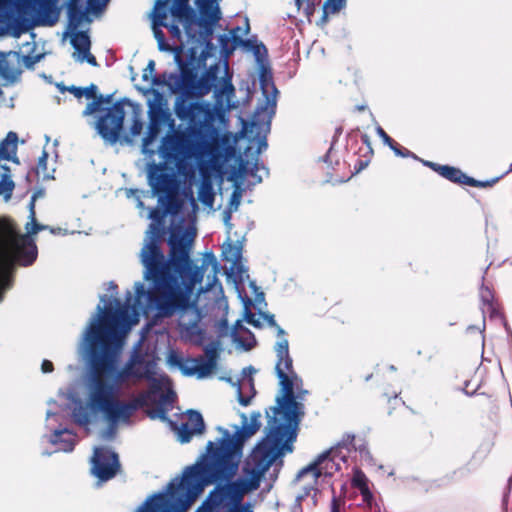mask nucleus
<instances>
[{
    "instance_id": "f257e3e1",
    "label": "nucleus",
    "mask_w": 512,
    "mask_h": 512,
    "mask_svg": "<svg viewBox=\"0 0 512 512\" xmlns=\"http://www.w3.org/2000/svg\"><path fill=\"white\" fill-rule=\"evenodd\" d=\"M153 98L148 101V130L143 138L142 153L152 158L156 150L151 148L161 129L168 126L170 132L161 140L158 153L166 162H174L179 167L192 157L205 161L215 171L222 169L224 164L235 155V147L228 134H221L215 127V107L210 104L202 111L194 112L189 118L182 121L187 126L184 130L175 131L174 120L167 106L163 93L156 89H149Z\"/></svg>"
},
{
    "instance_id": "f03ea898",
    "label": "nucleus",
    "mask_w": 512,
    "mask_h": 512,
    "mask_svg": "<svg viewBox=\"0 0 512 512\" xmlns=\"http://www.w3.org/2000/svg\"><path fill=\"white\" fill-rule=\"evenodd\" d=\"M148 288L136 282L135 297L130 301V310L138 315V310H155L156 315L168 318L179 313L178 326L181 333L197 345L204 339V330L199 327L202 319L196 302L191 295L197 283L203 280L200 269L192 270L191 262L160 271L152 276H144Z\"/></svg>"
},
{
    "instance_id": "7ed1b4c3",
    "label": "nucleus",
    "mask_w": 512,
    "mask_h": 512,
    "mask_svg": "<svg viewBox=\"0 0 512 512\" xmlns=\"http://www.w3.org/2000/svg\"><path fill=\"white\" fill-rule=\"evenodd\" d=\"M152 30L163 52L187 50L190 61L206 60L216 50L212 40L218 21L198 14L190 0H157L151 13Z\"/></svg>"
},
{
    "instance_id": "20e7f679",
    "label": "nucleus",
    "mask_w": 512,
    "mask_h": 512,
    "mask_svg": "<svg viewBox=\"0 0 512 512\" xmlns=\"http://www.w3.org/2000/svg\"><path fill=\"white\" fill-rule=\"evenodd\" d=\"M131 299L132 293L127 291L124 305L114 299L117 308H113L111 301L107 302V296L101 295L100 301L105 305L98 304L97 313L91 317L83 333L79 352L91 370L90 390L97 379L105 381L103 376L108 375L112 376L113 383H106L114 387L116 395L119 387L132 377L123 368L117 369L120 332L129 323Z\"/></svg>"
},
{
    "instance_id": "39448f33",
    "label": "nucleus",
    "mask_w": 512,
    "mask_h": 512,
    "mask_svg": "<svg viewBox=\"0 0 512 512\" xmlns=\"http://www.w3.org/2000/svg\"><path fill=\"white\" fill-rule=\"evenodd\" d=\"M241 418L242 425L234 434L218 426L217 430L222 437L216 442L208 441L206 452L201 455L199 461L188 466L185 478L190 482L189 491L192 498L205 486L224 482L236 475L246 441L261 427L259 411L252 412L249 420L244 413L241 414Z\"/></svg>"
},
{
    "instance_id": "423d86ee",
    "label": "nucleus",
    "mask_w": 512,
    "mask_h": 512,
    "mask_svg": "<svg viewBox=\"0 0 512 512\" xmlns=\"http://www.w3.org/2000/svg\"><path fill=\"white\" fill-rule=\"evenodd\" d=\"M174 58L180 68V74L166 72L165 80L166 86L172 93L178 92L174 111L181 122L194 112L202 111L201 109L209 104L198 101V98L208 94L212 88H214L215 109H230L232 107L231 100L235 96V88L227 62L224 64V76L218 82L220 72L218 64L210 66L198 78L196 61H190L189 55L184 60L182 55L176 52Z\"/></svg>"
},
{
    "instance_id": "0eeeda50",
    "label": "nucleus",
    "mask_w": 512,
    "mask_h": 512,
    "mask_svg": "<svg viewBox=\"0 0 512 512\" xmlns=\"http://www.w3.org/2000/svg\"><path fill=\"white\" fill-rule=\"evenodd\" d=\"M293 451L289 443L278 442L264 436L252 449L244 461L243 474L234 481L226 480L229 492V507L226 512H254L251 502L243 503L246 494L257 490L262 479L265 481L264 492H269L283 467L282 457Z\"/></svg>"
},
{
    "instance_id": "6e6552de",
    "label": "nucleus",
    "mask_w": 512,
    "mask_h": 512,
    "mask_svg": "<svg viewBox=\"0 0 512 512\" xmlns=\"http://www.w3.org/2000/svg\"><path fill=\"white\" fill-rule=\"evenodd\" d=\"M275 352V371L280 380L282 395L276 398V406L272 408L273 416L268 421L269 431L266 436L293 446L297 437L296 430L305 414L304 404L295 401L294 389L302 386L303 381L293 370V360L286 338L276 343Z\"/></svg>"
},
{
    "instance_id": "1a4fd4ad",
    "label": "nucleus",
    "mask_w": 512,
    "mask_h": 512,
    "mask_svg": "<svg viewBox=\"0 0 512 512\" xmlns=\"http://www.w3.org/2000/svg\"><path fill=\"white\" fill-rule=\"evenodd\" d=\"M163 210L153 208L149 212V218L152 222L146 232L143 247L139 258L143 266V277L152 276L160 271L172 268L178 264L191 262L189 255V243L192 239L187 238V234L181 228L172 229L169 235L168 244L170 251L166 257L161 242L165 233L164 218L166 215H176L181 209V202H163L159 203Z\"/></svg>"
},
{
    "instance_id": "9d476101",
    "label": "nucleus",
    "mask_w": 512,
    "mask_h": 512,
    "mask_svg": "<svg viewBox=\"0 0 512 512\" xmlns=\"http://www.w3.org/2000/svg\"><path fill=\"white\" fill-rule=\"evenodd\" d=\"M26 224L27 234L20 235L12 223L0 220V302L4 293L12 287V276L7 268L12 263L31 266L37 259L38 249L31 235L46 229L37 223L36 217Z\"/></svg>"
},
{
    "instance_id": "9b49d317",
    "label": "nucleus",
    "mask_w": 512,
    "mask_h": 512,
    "mask_svg": "<svg viewBox=\"0 0 512 512\" xmlns=\"http://www.w3.org/2000/svg\"><path fill=\"white\" fill-rule=\"evenodd\" d=\"M188 467L183 472L179 482L171 481L167 490L150 496L136 512H186L190 505L197 499L203 489L195 497L190 496V485L186 481L185 475ZM229 503V492L227 484L223 487L215 488L196 512H219V508L225 503Z\"/></svg>"
},
{
    "instance_id": "f8f14e48",
    "label": "nucleus",
    "mask_w": 512,
    "mask_h": 512,
    "mask_svg": "<svg viewBox=\"0 0 512 512\" xmlns=\"http://www.w3.org/2000/svg\"><path fill=\"white\" fill-rule=\"evenodd\" d=\"M60 0H0V23L19 36L34 26H54L60 16Z\"/></svg>"
},
{
    "instance_id": "ddd939ff",
    "label": "nucleus",
    "mask_w": 512,
    "mask_h": 512,
    "mask_svg": "<svg viewBox=\"0 0 512 512\" xmlns=\"http://www.w3.org/2000/svg\"><path fill=\"white\" fill-rule=\"evenodd\" d=\"M90 406L94 411L101 412L109 425L102 433L103 439H112L119 423L129 424L134 413L145 405V398L138 396L130 401L115 398V389L106 381L96 380L93 389L89 390Z\"/></svg>"
},
{
    "instance_id": "4468645a",
    "label": "nucleus",
    "mask_w": 512,
    "mask_h": 512,
    "mask_svg": "<svg viewBox=\"0 0 512 512\" xmlns=\"http://www.w3.org/2000/svg\"><path fill=\"white\" fill-rule=\"evenodd\" d=\"M110 0H69L67 3L68 29L73 33L71 45L82 54L90 50L91 41L84 31H77L83 21L90 22L89 13L98 14Z\"/></svg>"
},
{
    "instance_id": "2eb2a0df",
    "label": "nucleus",
    "mask_w": 512,
    "mask_h": 512,
    "mask_svg": "<svg viewBox=\"0 0 512 512\" xmlns=\"http://www.w3.org/2000/svg\"><path fill=\"white\" fill-rule=\"evenodd\" d=\"M162 163L148 164V183L154 194L158 195V203L163 202H181L178 198V184L175 176V169L179 170L174 162H166L164 158Z\"/></svg>"
},
{
    "instance_id": "dca6fc26",
    "label": "nucleus",
    "mask_w": 512,
    "mask_h": 512,
    "mask_svg": "<svg viewBox=\"0 0 512 512\" xmlns=\"http://www.w3.org/2000/svg\"><path fill=\"white\" fill-rule=\"evenodd\" d=\"M259 83L265 102L257 107L253 115L252 126L259 128L265 126L269 130L276 110L278 90L274 84L271 69L267 65L260 67Z\"/></svg>"
},
{
    "instance_id": "f3484780",
    "label": "nucleus",
    "mask_w": 512,
    "mask_h": 512,
    "mask_svg": "<svg viewBox=\"0 0 512 512\" xmlns=\"http://www.w3.org/2000/svg\"><path fill=\"white\" fill-rule=\"evenodd\" d=\"M124 101L126 99L106 108L105 114L96 122L98 134L109 144H115L120 139V132L122 131L125 118Z\"/></svg>"
},
{
    "instance_id": "a211bd4d",
    "label": "nucleus",
    "mask_w": 512,
    "mask_h": 512,
    "mask_svg": "<svg viewBox=\"0 0 512 512\" xmlns=\"http://www.w3.org/2000/svg\"><path fill=\"white\" fill-rule=\"evenodd\" d=\"M121 464L118 454L105 447H95L91 458V474L99 481L106 482L114 478L120 471Z\"/></svg>"
},
{
    "instance_id": "6ab92c4d",
    "label": "nucleus",
    "mask_w": 512,
    "mask_h": 512,
    "mask_svg": "<svg viewBox=\"0 0 512 512\" xmlns=\"http://www.w3.org/2000/svg\"><path fill=\"white\" fill-rule=\"evenodd\" d=\"M338 449H329L321 453L312 463L302 468L297 476L296 481H299L307 474H312L315 484L321 476H332L335 471L341 469L340 463L335 462V452Z\"/></svg>"
},
{
    "instance_id": "aec40b11",
    "label": "nucleus",
    "mask_w": 512,
    "mask_h": 512,
    "mask_svg": "<svg viewBox=\"0 0 512 512\" xmlns=\"http://www.w3.org/2000/svg\"><path fill=\"white\" fill-rule=\"evenodd\" d=\"M220 341L213 340L204 347L205 356L190 359L192 368L186 371V376L197 375L199 379L209 376L217 366Z\"/></svg>"
},
{
    "instance_id": "412c9836",
    "label": "nucleus",
    "mask_w": 512,
    "mask_h": 512,
    "mask_svg": "<svg viewBox=\"0 0 512 512\" xmlns=\"http://www.w3.org/2000/svg\"><path fill=\"white\" fill-rule=\"evenodd\" d=\"M187 422L182 423L178 428L177 436L181 443H188L194 435H201L206 430V424L199 411L188 410Z\"/></svg>"
},
{
    "instance_id": "4be33fe9",
    "label": "nucleus",
    "mask_w": 512,
    "mask_h": 512,
    "mask_svg": "<svg viewBox=\"0 0 512 512\" xmlns=\"http://www.w3.org/2000/svg\"><path fill=\"white\" fill-rule=\"evenodd\" d=\"M254 372H255V369L252 366L243 368V370H242L243 378L238 381L237 395H238V401L242 406L249 405L251 402V399L256 394V390L254 387V380L252 378V374Z\"/></svg>"
},
{
    "instance_id": "5701e85b",
    "label": "nucleus",
    "mask_w": 512,
    "mask_h": 512,
    "mask_svg": "<svg viewBox=\"0 0 512 512\" xmlns=\"http://www.w3.org/2000/svg\"><path fill=\"white\" fill-rule=\"evenodd\" d=\"M49 442L57 445L58 451L72 452L77 443L76 434L68 428H56L49 438Z\"/></svg>"
},
{
    "instance_id": "b1692460",
    "label": "nucleus",
    "mask_w": 512,
    "mask_h": 512,
    "mask_svg": "<svg viewBox=\"0 0 512 512\" xmlns=\"http://www.w3.org/2000/svg\"><path fill=\"white\" fill-rule=\"evenodd\" d=\"M231 337L235 343L245 350H251L257 344L254 334L242 324L241 320L235 323L231 331Z\"/></svg>"
},
{
    "instance_id": "393cba45",
    "label": "nucleus",
    "mask_w": 512,
    "mask_h": 512,
    "mask_svg": "<svg viewBox=\"0 0 512 512\" xmlns=\"http://www.w3.org/2000/svg\"><path fill=\"white\" fill-rule=\"evenodd\" d=\"M18 135L16 132L10 131L6 137L0 142V159L18 163L16 157Z\"/></svg>"
},
{
    "instance_id": "a878e982",
    "label": "nucleus",
    "mask_w": 512,
    "mask_h": 512,
    "mask_svg": "<svg viewBox=\"0 0 512 512\" xmlns=\"http://www.w3.org/2000/svg\"><path fill=\"white\" fill-rule=\"evenodd\" d=\"M241 27L237 26L230 31V34H223L219 36L220 54L222 57L227 59L238 47L239 35L237 31H240Z\"/></svg>"
},
{
    "instance_id": "bb28decb",
    "label": "nucleus",
    "mask_w": 512,
    "mask_h": 512,
    "mask_svg": "<svg viewBox=\"0 0 512 512\" xmlns=\"http://www.w3.org/2000/svg\"><path fill=\"white\" fill-rule=\"evenodd\" d=\"M92 411L95 412L91 408L89 400L88 404H83L81 401L75 402L72 410L73 421L77 425L87 428L88 425L91 423Z\"/></svg>"
},
{
    "instance_id": "cd10ccee",
    "label": "nucleus",
    "mask_w": 512,
    "mask_h": 512,
    "mask_svg": "<svg viewBox=\"0 0 512 512\" xmlns=\"http://www.w3.org/2000/svg\"><path fill=\"white\" fill-rule=\"evenodd\" d=\"M480 298L482 301V312L485 315L488 313L490 315V318H503L502 314L499 312L498 308L496 307L494 303V295L492 290L488 287L482 284L480 289Z\"/></svg>"
},
{
    "instance_id": "c85d7f7f",
    "label": "nucleus",
    "mask_w": 512,
    "mask_h": 512,
    "mask_svg": "<svg viewBox=\"0 0 512 512\" xmlns=\"http://www.w3.org/2000/svg\"><path fill=\"white\" fill-rule=\"evenodd\" d=\"M145 364V359L142 355L134 353L130 359L125 363L123 369L135 378L148 377L149 370L146 367L143 371L137 368Z\"/></svg>"
},
{
    "instance_id": "c756f323",
    "label": "nucleus",
    "mask_w": 512,
    "mask_h": 512,
    "mask_svg": "<svg viewBox=\"0 0 512 512\" xmlns=\"http://www.w3.org/2000/svg\"><path fill=\"white\" fill-rule=\"evenodd\" d=\"M222 256L223 260L232 263L231 269H233L242 258L241 242L237 241L236 243H232L228 240V242L223 245Z\"/></svg>"
},
{
    "instance_id": "7c9ffc66",
    "label": "nucleus",
    "mask_w": 512,
    "mask_h": 512,
    "mask_svg": "<svg viewBox=\"0 0 512 512\" xmlns=\"http://www.w3.org/2000/svg\"><path fill=\"white\" fill-rule=\"evenodd\" d=\"M220 0H195L197 8L202 12L203 18L211 16L218 22L222 18V13L219 5Z\"/></svg>"
},
{
    "instance_id": "2f4dec72",
    "label": "nucleus",
    "mask_w": 512,
    "mask_h": 512,
    "mask_svg": "<svg viewBox=\"0 0 512 512\" xmlns=\"http://www.w3.org/2000/svg\"><path fill=\"white\" fill-rule=\"evenodd\" d=\"M351 483L353 487L357 488L360 491L365 501H368L369 499L372 498V494L368 486V479L361 470L354 471Z\"/></svg>"
},
{
    "instance_id": "473e14b6",
    "label": "nucleus",
    "mask_w": 512,
    "mask_h": 512,
    "mask_svg": "<svg viewBox=\"0 0 512 512\" xmlns=\"http://www.w3.org/2000/svg\"><path fill=\"white\" fill-rule=\"evenodd\" d=\"M198 199L199 201L207 206L212 207L214 203V192L212 184L207 181L203 180L200 184L199 191H198Z\"/></svg>"
},
{
    "instance_id": "72a5a7b5",
    "label": "nucleus",
    "mask_w": 512,
    "mask_h": 512,
    "mask_svg": "<svg viewBox=\"0 0 512 512\" xmlns=\"http://www.w3.org/2000/svg\"><path fill=\"white\" fill-rule=\"evenodd\" d=\"M442 177L456 184L467 185L469 176L463 173L459 168L449 166L444 169Z\"/></svg>"
},
{
    "instance_id": "f704fd0d",
    "label": "nucleus",
    "mask_w": 512,
    "mask_h": 512,
    "mask_svg": "<svg viewBox=\"0 0 512 512\" xmlns=\"http://www.w3.org/2000/svg\"><path fill=\"white\" fill-rule=\"evenodd\" d=\"M113 94L98 95V97L92 100L86 108L83 110L82 115L84 117L94 114L101 109L103 104H109L112 102Z\"/></svg>"
},
{
    "instance_id": "c9c22d12",
    "label": "nucleus",
    "mask_w": 512,
    "mask_h": 512,
    "mask_svg": "<svg viewBox=\"0 0 512 512\" xmlns=\"http://www.w3.org/2000/svg\"><path fill=\"white\" fill-rule=\"evenodd\" d=\"M347 5V0H338V2H334L328 7L326 6V1L323 4L322 10L323 14L320 19L321 24H326L328 22V18L330 15H335L343 10Z\"/></svg>"
},
{
    "instance_id": "e433bc0d",
    "label": "nucleus",
    "mask_w": 512,
    "mask_h": 512,
    "mask_svg": "<svg viewBox=\"0 0 512 512\" xmlns=\"http://www.w3.org/2000/svg\"><path fill=\"white\" fill-rule=\"evenodd\" d=\"M260 168L266 170V168L263 165H260L258 163V161L253 163L251 167H248V162L244 163L243 161H241L240 164H239L238 173L241 176L249 175V176L253 177L255 179L253 184H256V183H260L262 181V177L261 176H257V174H256V172Z\"/></svg>"
},
{
    "instance_id": "4c0bfd02",
    "label": "nucleus",
    "mask_w": 512,
    "mask_h": 512,
    "mask_svg": "<svg viewBox=\"0 0 512 512\" xmlns=\"http://www.w3.org/2000/svg\"><path fill=\"white\" fill-rule=\"evenodd\" d=\"M209 264L213 265L214 268V275H213V283H217L218 280L216 278V272L218 269V262L216 260V257L213 252H206L203 258V263L200 267L194 266L193 262L191 261L192 270L200 269L204 273V267L208 266Z\"/></svg>"
},
{
    "instance_id": "58836bf2",
    "label": "nucleus",
    "mask_w": 512,
    "mask_h": 512,
    "mask_svg": "<svg viewBox=\"0 0 512 512\" xmlns=\"http://www.w3.org/2000/svg\"><path fill=\"white\" fill-rule=\"evenodd\" d=\"M315 486H316V484H315V482L313 481V484H309V485H307V486L303 487V491H302V493H300V494H299L298 496H296V498H295V503H294V505H293V512H298V511H300V512H301V511H302L301 503H302V501H303L305 498H307V497L310 495V493H311L312 491H314V495H316V493H317L318 489H317Z\"/></svg>"
},
{
    "instance_id": "ea45409f",
    "label": "nucleus",
    "mask_w": 512,
    "mask_h": 512,
    "mask_svg": "<svg viewBox=\"0 0 512 512\" xmlns=\"http://www.w3.org/2000/svg\"><path fill=\"white\" fill-rule=\"evenodd\" d=\"M6 172H9V168L7 166L2 167ZM14 182L11 179H8V174H3L2 180L0 181V195L5 194L6 199H9L14 190Z\"/></svg>"
},
{
    "instance_id": "a19ab883",
    "label": "nucleus",
    "mask_w": 512,
    "mask_h": 512,
    "mask_svg": "<svg viewBox=\"0 0 512 512\" xmlns=\"http://www.w3.org/2000/svg\"><path fill=\"white\" fill-rule=\"evenodd\" d=\"M251 52L253 53L255 60L260 67H262V65H267L268 51L263 43H258L255 47H253Z\"/></svg>"
},
{
    "instance_id": "79ce46f5",
    "label": "nucleus",
    "mask_w": 512,
    "mask_h": 512,
    "mask_svg": "<svg viewBox=\"0 0 512 512\" xmlns=\"http://www.w3.org/2000/svg\"><path fill=\"white\" fill-rule=\"evenodd\" d=\"M191 358L183 359L175 353H171L169 356V361L178 366L184 375H186V371L192 368V364L190 362Z\"/></svg>"
},
{
    "instance_id": "37998d69",
    "label": "nucleus",
    "mask_w": 512,
    "mask_h": 512,
    "mask_svg": "<svg viewBox=\"0 0 512 512\" xmlns=\"http://www.w3.org/2000/svg\"><path fill=\"white\" fill-rule=\"evenodd\" d=\"M47 160H48V153L44 150L42 152V155L38 159L37 167H36V174L38 176H42L43 179H49L50 176L47 174Z\"/></svg>"
},
{
    "instance_id": "c03bdc74",
    "label": "nucleus",
    "mask_w": 512,
    "mask_h": 512,
    "mask_svg": "<svg viewBox=\"0 0 512 512\" xmlns=\"http://www.w3.org/2000/svg\"><path fill=\"white\" fill-rule=\"evenodd\" d=\"M389 147H390L391 150H393V152L397 156H400V157H403V158L411 157V158H413L415 160H420V158L417 155H415L410 150L400 146L396 141H394V143L390 144Z\"/></svg>"
},
{
    "instance_id": "a18cd8bd",
    "label": "nucleus",
    "mask_w": 512,
    "mask_h": 512,
    "mask_svg": "<svg viewBox=\"0 0 512 512\" xmlns=\"http://www.w3.org/2000/svg\"><path fill=\"white\" fill-rule=\"evenodd\" d=\"M355 445V436L353 434H346L343 436L342 440L331 449H338L343 448L347 451V453H350V451L353 449V446Z\"/></svg>"
},
{
    "instance_id": "49530a36",
    "label": "nucleus",
    "mask_w": 512,
    "mask_h": 512,
    "mask_svg": "<svg viewBox=\"0 0 512 512\" xmlns=\"http://www.w3.org/2000/svg\"><path fill=\"white\" fill-rule=\"evenodd\" d=\"M352 450L358 451L361 458L364 461H367L369 463L372 462V460H373L372 455H371V453L368 449V446L365 442H361L359 444L355 443Z\"/></svg>"
},
{
    "instance_id": "de8ad7c7",
    "label": "nucleus",
    "mask_w": 512,
    "mask_h": 512,
    "mask_svg": "<svg viewBox=\"0 0 512 512\" xmlns=\"http://www.w3.org/2000/svg\"><path fill=\"white\" fill-rule=\"evenodd\" d=\"M498 180H499V177H496L491 180L480 181V180H476L469 176L467 185L472 186V187L486 188V187H492Z\"/></svg>"
},
{
    "instance_id": "09e8293b",
    "label": "nucleus",
    "mask_w": 512,
    "mask_h": 512,
    "mask_svg": "<svg viewBox=\"0 0 512 512\" xmlns=\"http://www.w3.org/2000/svg\"><path fill=\"white\" fill-rule=\"evenodd\" d=\"M142 129H143V123L142 121L139 119V117L137 116V114L134 115L133 117V122H132V125L130 127V135L132 137H135V136H138L141 134L142 132Z\"/></svg>"
},
{
    "instance_id": "8fccbe9b",
    "label": "nucleus",
    "mask_w": 512,
    "mask_h": 512,
    "mask_svg": "<svg viewBox=\"0 0 512 512\" xmlns=\"http://www.w3.org/2000/svg\"><path fill=\"white\" fill-rule=\"evenodd\" d=\"M244 319L248 324L256 328L261 327L259 319L256 318L255 314L247 306L245 307Z\"/></svg>"
},
{
    "instance_id": "3c124183",
    "label": "nucleus",
    "mask_w": 512,
    "mask_h": 512,
    "mask_svg": "<svg viewBox=\"0 0 512 512\" xmlns=\"http://www.w3.org/2000/svg\"><path fill=\"white\" fill-rule=\"evenodd\" d=\"M74 57L79 62H83L85 60L92 66L98 65L95 56L90 53V50H88V53L85 51L82 54H74Z\"/></svg>"
},
{
    "instance_id": "603ef678",
    "label": "nucleus",
    "mask_w": 512,
    "mask_h": 512,
    "mask_svg": "<svg viewBox=\"0 0 512 512\" xmlns=\"http://www.w3.org/2000/svg\"><path fill=\"white\" fill-rule=\"evenodd\" d=\"M419 161H421L424 166H427L431 168L433 171L437 172L440 176H442V173H444V169L447 167V165H441L428 160L420 159Z\"/></svg>"
},
{
    "instance_id": "864d4df0",
    "label": "nucleus",
    "mask_w": 512,
    "mask_h": 512,
    "mask_svg": "<svg viewBox=\"0 0 512 512\" xmlns=\"http://www.w3.org/2000/svg\"><path fill=\"white\" fill-rule=\"evenodd\" d=\"M97 86L95 84H90L88 87L83 88V96H85L88 99H96L97 96Z\"/></svg>"
},
{
    "instance_id": "5fc2aeb1",
    "label": "nucleus",
    "mask_w": 512,
    "mask_h": 512,
    "mask_svg": "<svg viewBox=\"0 0 512 512\" xmlns=\"http://www.w3.org/2000/svg\"><path fill=\"white\" fill-rule=\"evenodd\" d=\"M154 71H155V62L154 60H150L147 64V67L144 69V72H143V80L144 81H149L150 78L154 75Z\"/></svg>"
},
{
    "instance_id": "6e6d98bb",
    "label": "nucleus",
    "mask_w": 512,
    "mask_h": 512,
    "mask_svg": "<svg viewBox=\"0 0 512 512\" xmlns=\"http://www.w3.org/2000/svg\"><path fill=\"white\" fill-rule=\"evenodd\" d=\"M257 44L258 42L256 40L243 39L241 36H239L238 47H243L248 51H251Z\"/></svg>"
},
{
    "instance_id": "4d7b16f0",
    "label": "nucleus",
    "mask_w": 512,
    "mask_h": 512,
    "mask_svg": "<svg viewBox=\"0 0 512 512\" xmlns=\"http://www.w3.org/2000/svg\"><path fill=\"white\" fill-rule=\"evenodd\" d=\"M166 72L161 74H154L149 81H151L154 86H166Z\"/></svg>"
},
{
    "instance_id": "13d9d810",
    "label": "nucleus",
    "mask_w": 512,
    "mask_h": 512,
    "mask_svg": "<svg viewBox=\"0 0 512 512\" xmlns=\"http://www.w3.org/2000/svg\"><path fill=\"white\" fill-rule=\"evenodd\" d=\"M376 133L386 145L389 146L390 144L394 143V140L384 131L381 126L376 127Z\"/></svg>"
},
{
    "instance_id": "bf43d9fd",
    "label": "nucleus",
    "mask_w": 512,
    "mask_h": 512,
    "mask_svg": "<svg viewBox=\"0 0 512 512\" xmlns=\"http://www.w3.org/2000/svg\"><path fill=\"white\" fill-rule=\"evenodd\" d=\"M308 393V390L304 389L302 386H297V388L294 389L295 401H299L302 403V401L305 399Z\"/></svg>"
},
{
    "instance_id": "052dcab7",
    "label": "nucleus",
    "mask_w": 512,
    "mask_h": 512,
    "mask_svg": "<svg viewBox=\"0 0 512 512\" xmlns=\"http://www.w3.org/2000/svg\"><path fill=\"white\" fill-rule=\"evenodd\" d=\"M228 321L226 318H222L219 323H218V332H219V336H224L227 334L228 332Z\"/></svg>"
},
{
    "instance_id": "680f3d73",
    "label": "nucleus",
    "mask_w": 512,
    "mask_h": 512,
    "mask_svg": "<svg viewBox=\"0 0 512 512\" xmlns=\"http://www.w3.org/2000/svg\"><path fill=\"white\" fill-rule=\"evenodd\" d=\"M149 417L152 419L160 418V419H167L166 411L163 408H158L157 410L149 412Z\"/></svg>"
},
{
    "instance_id": "e2e57ef3",
    "label": "nucleus",
    "mask_w": 512,
    "mask_h": 512,
    "mask_svg": "<svg viewBox=\"0 0 512 512\" xmlns=\"http://www.w3.org/2000/svg\"><path fill=\"white\" fill-rule=\"evenodd\" d=\"M240 199L241 193L238 190H234L231 196L230 205L234 206V208L237 209V207L240 204Z\"/></svg>"
},
{
    "instance_id": "0e129e2a",
    "label": "nucleus",
    "mask_w": 512,
    "mask_h": 512,
    "mask_svg": "<svg viewBox=\"0 0 512 512\" xmlns=\"http://www.w3.org/2000/svg\"><path fill=\"white\" fill-rule=\"evenodd\" d=\"M369 159H358L357 162L354 165V169L356 173H359L363 169H365L369 164Z\"/></svg>"
},
{
    "instance_id": "69168bd1",
    "label": "nucleus",
    "mask_w": 512,
    "mask_h": 512,
    "mask_svg": "<svg viewBox=\"0 0 512 512\" xmlns=\"http://www.w3.org/2000/svg\"><path fill=\"white\" fill-rule=\"evenodd\" d=\"M67 91L72 93L77 99H80L83 97V88L77 87V86H70L67 88Z\"/></svg>"
},
{
    "instance_id": "338daca9",
    "label": "nucleus",
    "mask_w": 512,
    "mask_h": 512,
    "mask_svg": "<svg viewBox=\"0 0 512 512\" xmlns=\"http://www.w3.org/2000/svg\"><path fill=\"white\" fill-rule=\"evenodd\" d=\"M174 396H175V394L172 391L168 392L166 394H162L160 396V403L161 404H171L174 400Z\"/></svg>"
},
{
    "instance_id": "774afa93",
    "label": "nucleus",
    "mask_w": 512,
    "mask_h": 512,
    "mask_svg": "<svg viewBox=\"0 0 512 512\" xmlns=\"http://www.w3.org/2000/svg\"><path fill=\"white\" fill-rule=\"evenodd\" d=\"M343 448H339V450L337 452H335V462H339L342 461V462H346L347 460V457L349 455V453H347V451L345 453L342 452Z\"/></svg>"
}]
</instances>
